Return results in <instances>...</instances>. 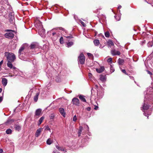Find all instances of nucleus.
Returning a JSON list of instances; mask_svg holds the SVG:
<instances>
[{"mask_svg":"<svg viewBox=\"0 0 153 153\" xmlns=\"http://www.w3.org/2000/svg\"><path fill=\"white\" fill-rule=\"evenodd\" d=\"M153 89L152 88L150 87L149 89L147 90L146 94L149 97L146 96H145V100H144V103L143 105V111L144 112L143 114L146 116H147V118L148 119L149 115H150L151 114V112L148 111H152V109H150L148 110L149 109V107H150V105H148L146 104L145 103V101L148 99H150V97H152L153 95V91H152Z\"/></svg>","mask_w":153,"mask_h":153,"instance_id":"f257e3e1","label":"nucleus"},{"mask_svg":"<svg viewBox=\"0 0 153 153\" xmlns=\"http://www.w3.org/2000/svg\"><path fill=\"white\" fill-rule=\"evenodd\" d=\"M59 30L65 31L64 29L62 27H58L52 29L51 31V36L52 40L53 41L56 40L61 33Z\"/></svg>","mask_w":153,"mask_h":153,"instance_id":"f03ea898","label":"nucleus"},{"mask_svg":"<svg viewBox=\"0 0 153 153\" xmlns=\"http://www.w3.org/2000/svg\"><path fill=\"white\" fill-rule=\"evenodd\" d=\"M5 56L6 57L7 61L14 62L16 59V57L14 54L12 53L5 52Z\"/></svg>","mask_w":153,"mask_h":153,"instance_id":"7ed1b4c3","label":"nucleus"},{"mask_svg":"<svg viewBox=\"0 0 153 153\" xmlns=\"http://www.w3.org/2000/svg\"><path fill=\"white\" fill-rule=\"evenodd\" d=\"M35 26L39 30H40L41 29V31L42 32V33L40 35V31H39V33L42 37L43 36V35L45 33V30L43 29V26L42 25V22L39 21H38L37 22H36L35 24Z\"/></svg>","mask_w":153,"mask_h":153,"instance_id":"20e7f679","label":"nucleus"},{"mask_svg":"<svg viewBox=\"0 0 153 153\" xmlns=\"http://www.w3.org/2000/svg\"><path fill=\"white\" fill-rule=\"evenodd\" d=\"M78 61L82 65H83L85 63V57L84 54L82 53H81L78 57Z\"/></svg>","mask_w":153,"mask_h":153,"instance_id":"39448f33","label":"nucleus"},{"mask_svg":"<svg viewBox=\"0 0 153 153\" xmlns=\"http://www.w3.org/2000/svg\"><path fill=\"white\" fill-rule=\"evenodd\" d=\"M104 96L103 88L101 87L97 91V96L99 99H101Z\"/></svg>","mask_w":153,"mask_h":153,"instance_id":"423d86ee","label":"nucleus"},{"mask_svg":"<svg viewBox=\"0 0 153 153\" xmlns=\"http://www.w3.org/2000/svg\"><path fill=\"white\" fill-rule=\"evenodd\" d=\"M72 103L73 105H75L76 106H79L80 104L79 101V100L76 98H73L72 101Z\"/></svg>","mask_w":153,"mask_h":153,"instance_id":"0eeeda50","label":"nucleus"},{"mask_svg":"<svg viewBox=\"0 0 153 153\" xmlns=\"http://www.w3.org/2000/svg\"><path fill=\"white\" fill-rule=\"evenodd\" d=\"M30 47V49H35L39 48V45L36 42H33L31 43Z\"/></svg>","mask_w":153,"mask_h":153,"instance_id":"6e6552de","label":"nucleus"},{"mask_svg":"<svg viewBox=\"0 0 153 153\" xmlns=\"http://www.w3.org/2000/svg\"><path fill=\"white\" fill-rule=\"evenodd\" d=\"M8 62L7 61V67L10 68L12 69V68L13 70V73L14 74H15L14 70H15V69H16V68L14 67L13 66V65L12 64V62Z\"/></svg>","mask_w":153,"mask_h":153,"instance_id":"1a4fd4ad","label":"nucleus"},{"mask_svg":"<svg viewBox=\"0 0 153 153\" xmlns=\"http://www.w3.org/2000/svg\"><path fill=\"white\" fill-rule=\"evenodd\" d=\"M42 112V110L40 108L37 109L35 112V117L37 118L39 117Z\"/></svg>","mask_w":153,"mask_h":153,"instance_id":"9d476101","label":"nucleus"},{"mask_svg":"<svg viewBox=\"0 0 153 153\" xmlns=\"http://www.w3.org/2000/svg\"><path fill=\"white\" fill-rule=\"evenodd\" d=\"M14 35L12 32H9L6 33L4 34V36L5 37L9 38L13 37Z\"/></svg>","mask_w":153,"mask_h":153,"instance_id":"9b49d317","label":"nucleus"},{"mask_svg":"<svg viewBox=\"0 0 153 153\" xmlns=\"http://www.w3.org/2000/svg\"><path fill=\"white\" fill-rule=\"evenodd\" d=\"M111 53L113 56L119 55L120 53L118 51H116L115 49H112L111 50Z\"/></svg>","mask_w":153,"mask_h":153,"instance_id":"f8f14e48","label":"nucleus"},{"mask_svg":"<svg viewBox=\"0 0 153 153\" xmlns=\"http://www.w3.org/2000/svg\"><path fill=\"white\" fill-rule=\"evenodd\" d=\"M42 129V128H39L37 129L35 134L36 137H38L40 135Z\"/></svg>","mask_w":153,"mask_h":153,"instance_id":"ddd939ff","label":"nucleus"},{"mask_svg":"<svg viewBox=\"0 0 153 153\" xmlns=\"http://www.w3.org/2000/svg\"><path fill=\"white\" fill-rule=\"evenodd\" d=\"M14 121V120L13 119L9 118L5 123V124L6 125H8L13 123Z\"/></svg>","mask_w":153,"mask_h":153,"instance_id":"4468645a","label":"nucleus"},{"mask_svg":"<svg viewBox=\"0 0 153 153\" xmlns=\"http://www.w3.org/2000/svg\"><path fill=\"white\" fill-rule=\"evenodd\" d=\"M14 127L16 130L18 131H20L21 129V126L19 125V124H16L14 126Z\"/></svg>","mask_w":153,"mask_h":153,"instance_id":"2eb2a0df","label":"nucleus"},{"mask_svg":"<svg viewBox=\"0 0 153 153\" xmlns=\"http://www.w3.org/2000/svg\"><path fill=\"white\" fill-rule=\"evenodd\" d=\"M55 146L56 148L57 149L59 150L64 151V153H65L66 152V150L63 147H60L56 145Z\"/></svg>","mask_w":153,"mask_h":153,"instance_id":"dca6fc26","label":"nucleus"},{"mask_svg":"<svg viewBox=\"0 0 153 153\" xmlns=\"http://www.w3.org/2000/svg\"><path fill=\"white\" fill-rule=\"evenodd\" d=\"M79 97L80 100L84 102H86V100L85 98V96L80 94L79 95Z\"/></svg>","mask_w":153,"mask_h":153,"instance_id":"f3484780","label":"nucleus"},{"mask_svg":"<svg viewBox=\"0 0 153 153\" xmlns=\"http://www.w3.org/2000/svg\"><path fill=\"white\" fill-rule=\"evenodd\" d=\"M104 70V68L103 66H101L99 68H97L96 71L98 73H101Z\"/></svg>","mask_w":153,"mask_h":153,"instance_id":"a211bd4d","label":"nucleus"},{"mask_svg":"<svg viewBox=\"0 0 153 153\" xmlns=\"http://www.w3.org/2000/svg\"><path fill=\"white\" fill-rule=\"evenodd\" d=\"M59 111L61 115H62L64 117H65V112L64 109L62 108H60L59 109Z\"/></svg>","mask_w":153,"mask_h":153,"instance_id":"6ab92c4d","label":"nucleus"},{"mask_svg":"<svg viewBox=\"0 0 153 153\" xmlns=\"http://www.w3.org/2000/svg\"><path fill=\"white\" fill-rule=\"evenodd\" d=\"M25 48L23 46H22L19 49V58L21 59L20 58V55L22 54L21 52L23 51V50H24Z\"/></svg>","mask_w":153,"mask_h":153,"instance_id":"aec40b11","label":"nucleus"},{"mask_svg":"<svg viewBox=\"0 0 153 153\" xmlns=\"http://www.w3.org/2000/svg\"><path fill=\"white\" fill-rule=\"evenodd\" d=\"M7 80L5 78H3L2 79V83L3 86H6L7 84Z\"/></svg>","mask_w":153,"mask_h":153,"instance_id":"412c9836","label":"nucleus"},{"mask_svg":"<svg viewBox=\"0 0 153 153\" xmlns=\"http://www.w3.org/2000/svg\"><path fill=\"white\" fill-rule=\"evenodd\" d=\"M53 142V139L52 138H48L46 141L47 144L48 145H51Z\"/></svg>","mask_w":153,"mask_h":153,"instance_id":"4be33fe9","label":"nucleus"},{"mask_svg":"<svg viewBox=\"0 0 153 153\" xmlns=\"http://www.w3.org/2000/svg\"><path fill=\"white\" fill-rule=\"evenodd\" d=\"M100 79L102 82H104L106 81V78L105 76L101 75L100 78Z\"/></svg>","mask_w":153,"mask_h":153,"instance_id":"5701e85b","label":"nucleus"},{"mask_svg":"<svg viewBox=\"0 0 153 153\" xmlns=\"http://www.w3.org/2000/svg\"><path fill=\"white\" fill-rule=\"evenodd\" d=\"M83 127L82 126H80L79 127V130L78 131V136L80 137L82 133V131L83 130Z\"/></svg>","mask_w":153,"mask_h":153,"instance_id":"b1692460","label":"nucleus"},{"mask_svg":"<svg viewBox=\"0 0 153 153\" xmlns=\"http://www.w3.org/2000/svg\"><path fill=\"white\" fill-rule=\"evenodd\" d=\"M74 44V43L72 42H68L66 43V46L68 48L71 47Z\"/></svg>","mask_w":153,"mask_h":153,"instance_id":"393cba45","label":"nucleus"},{"mask_svg":"<svg viewBox=\"0 0 153 153\" xmlns=\"http://www.w3.org/2000/svg\"><path fill=\"white\" fill-rule=\"evenodd\" d=\"M45 117H44L42 116L39 119V122L38 123V126H39L42 123Z\"/></svg>","mask_w":153,"mask_h":153,"instance_id":"a878e982","label":"nucleus"},{"mask_svg":"<svg viewBox=\"0 0 153 153\" xmlns=\"http://www.w3.org/2000/svg\"><path fill=\"white\" fill-rule=\"evenodd\" d=\"M108 45L110 47L111 46H114V44L113 42L111 40H109L108 42Z\"/></svg>","mask_w":153,"mask_h":153,"instance_id":"bb28decb","label":"nucleus"},{"mask_svg":"<svg viewBox=\"0 0 153 153\" xmlns=\"http://www.w3.org/2000/svg\"><path fill=\"white\" fill-rule=\"evenodd\" d=\"M94 43L96 46H98L100 43L98 39H95L94 41Z\"/></svg>","mask_w":153,"mask_h":153,"instance_id":"cd10ccee","label":"nucleus"},{"mask_svg":"<svg viewBox=\"0 0 153 153\" xmlns=\"http://www.w3.org/2000/svg\"><path fill=\"white\" fill-rule=\"evenodd\" d=\"M39 95V93H36V95L34 96V100L35 102H37L38 98V96Z\"/></svg>","mask_w":153,"mask_h":153,"instance_id":"c85d7f7f","label":"nucleus"},{"mask_svg":"<svg viewBox=\"0 0 153 153\" xmlns=\"http://www.w3.org/2000/svg\"><path fill=\"white\" fill-rule=\"evenodd\" d=\"M124 62V61L120 58H119L118 60V62L119 65H122Z\"/></svg>","mask_w":153,"mask_h":153,"instance_id":"c756f323","label":"nucleus"},{"mask_svg":"<svg viewBox=\"0 0 153 153\" xmlns=\"http://www.w3.org/2000/svg\"><path fill=\"white\" fill-rule=\"evenodd\" d=\"M54 117L55 115L53 114H51L49 116L50 120L51 121L53 120Z\"/></svg>","mask_w":153,"mask_h":153,"instance_id":"7c9ffc66","label":"nucleus"},{"mask_svg":"<svg viewBox=\"0 0 153 153\" xmlns=\"http://www.w3.org/2000/svg\"><path fill=\"white\" fill-rule=\"evenodd\" d=\"M153 45V41L149 42L147 44L148 46L149 47H152Z\"/></svg>","mask_w":153,"mask_h":153,"instance_id":"2f4dec72","label":"nucleus"},{"mask_svg":"<svg viewBox=\"0 0 153 153\" xmlns=\"http://www.w3.org/2000/svg\"><path fill=\"white\" fill-rule=\"evenodd\" d=\"M6 132L7 134H10L12 133V130L8 128L6 130Z\"/></svg>","mask_w":153,"mask_h":153,"instance_id":"473e14b6","label":"nucleus"},{"mask_svg":"<svg viewBox=\"0 0 153 153\" xmlns=\"http://www.w3.org/2000/svg\"><path fill=\"white\" fill-rule=\"evenodd\" d=\"M110 70L111 73L113 72L114 71V68L111 65H110Z\"/></svg>","mask_w":153,"mask_h":153,"instance_id":"72a5a7b5","label":"nucleus"},{"mask_svg":"<svg viewBox=\"0 0 153 153\" xmlns=\"http://www.w3.org/2000/svg\"><path fill=\"white\" fill-rule=\"evenodd\" d=\"M59 42L61 44H63L64 43L63 38L61 37L59 39Z\"/></svg>","mask_w":153,"mask_h":153,"instance_id":"f704fd0d","label":"nucleus"},{"mask_svg":"<svg viewBox=\"0 0 153 153\" xmlns=\"http://www.w3.org/2000/svg\"><path fill=\"white\" fill-rule=\"evenodd\" d=\"M105 35L106 37H109L110 36L109 33L108 32H106L105 33Z\"/></svg>","mask_w":153,"mask_h":153,"instance_id":"c9c22d12","label":"nucleus"},{"mask_svg":"<svg viewBox=\"0 0 153 153\" xmlns=\"http://www.w3.org/2000/svg\"><path fill=\"white\" fill-rule=\"evenodd\" d=\"M84 128L85 129V131H89V127L87 125H86Z\"/></svg>","mask_w":153,"mask_h":153,"instance_id":"e433bc0d","label":"nucleus"},{"mask_svg":"<svg viewBox=\"0 0 153 153\" xmlns=\"http://www.w3.org/2000/svg\"><path fill=\"white\" fill-rule=\"evenodd\" d=\"M120 69L121 70V71H122V72L123 73H124L125 74L128 75V74L126 73L125 70L122 69L120 67Z\"/></svg>","mask_w":153,"mask_h":153,"instance_id":"4c0bfd02","label":"nucleus"},{"mask_svg":"<svg viewBox=\"0 0 153 153\" xmlns=\"http://www.w3.org/2000/svg\"><path fill=\"white\" fill-rule=\"evenodd\" d=\"M146 43V41L145 40H143L140 42V44L141 45H143L145 44Z\"/></svg>","mask_w":153,"mask_h":153,"instance_id":"58836bf2","label":"nucleus"},{"mask_svg":"<svg viewBox=\"0 0 153 153\" xmlns=\"http://www.w3.org/2000/svg\"><path fill=\"white\" fill-rule=\"evenodd\" d=\"M55 80L57 82H59L61 81V79L58 77H57L55 79Z\"/></svg>","mask_w":153,"mask_h":153,"instance_id":"ea45409f","label":"nucleus"},{"mask_svg":"<svg viewBox=\"0 0 153 153\" xmlns=\"http://www.w3.org/2000/svg\"><path fill=\"white\" fill-rule=\"evenodd\" d=\"M107 62H108L112 63V58H109L107 59Z\"/></svg>","mask_w":153,"mask_h":153,"instance_id":"a19ab883","label":"nucleus"},{"mask_svg":"<svg viewBox=\"0 0 153 153\" xmlns=\"http://www.w3.org/2000/svg\"><path fill=\"white\" fill-rule=\"evenodd\" d=\"M77 119V117L76 115H75L74 116L73 118V121L76 122Z\"/></svg>","mask_w":153,"mask_h":153,"instance_id":"79ce46f5","label":"nucleus"},{"mask_svg":"<svg viewBox=\"0 0 153 153\" xmlns=\"http://www.w3.org/2000/svg\"><path fill=\"white\" fill-rule=\"evenodd\" d=\"M80 22H81V24L83 26H85V23L83 22L81 20H80Z\"/></svg>","mask_w":153,"mask_h":153,"instance_id":"37998d69","label":"nucleus"},{"mask_svg":"<svg viewBox=\"0 0 153 153\" xmlns=\"http://www.w3.org/2000/svg\"><path fill=\"white\" fill-rule=\"evenodd\" d=\"M45 130H50V128H49V126H45Z\"/></svg>","mask_w":153,"mask_h":153,"instance_id":"c03bdc74","label":"nucleus"},{"mask_svg":"<svg viewBox=\"0 0 153 153\" xmlns=\"http://www.w3.org/2000/svg\"><path fill=\"white\" fill-rule=\"evenodd\" d=\"M66 38L67 39H71L73 38L72 35L65 36Z\"/></svg>","mask_w":153,"mask_h":153,"instance_id":"a18cd8bd","label":"nucleus"},{"mask_svg":"<svg viewBox=\"0 0 153 153\" xmlns=\"http://www.w3.org/2000/svg\"><path fill=\"white\" fill-rule=\"evenodd\" d=\"M147 71L148 74H149L150 76H151L152 75V73L150 71H149L147 70Z\"/></svg>","mask_w":153,"mask_h":153,"instance_id":"49530a36","label":"nucleus"},{"mask_svg":"<svg viewBox=\"0 0 153 153\" xmlns=\"http://www.w3.org/2000/svg\"><path fill=\"white\" fill-rule=\"evenodd\" d=\"M115 18L117 21H119L120 20V18L119 17H118V19H116L117 16H114Z\"/></svg>","mask_w":153,"mask_h":153,"instance_id":"de8ad7c7","label":"nucleus"},{"mask_svg":"<svg viewBox=\"0 0 153 153\" xmlns=\"http://www.w3.org/2000/svg\"><path fill=\"white\" fill-rule=\"evenodd\" d=\"M86 110L88 111H89L91 110V108L90 107H88L86 108Z\"/></svg>","mask_w":153,"mask_h":153,"instance_id":"09e8293b","label":"nucleus"},{"mask_svg":"<svg viewBox=\"0 0 153 153\" xmlns=\"http://www.w3.org/2000/svg\"><path fill=\"white\" fill-rule=\"evenodd\" d=\"M3 97H0V103L2 102L3 100Z\"/></svg>","mask_w":153,"mask_h":153,"instance_id":"8fccbe9b","label":"nucleus"},{"mask_svg":"<svg viewBox=\"0 0 153 153\" xmlns=\"http://www.w3.org/2000/svg\"><path fill=\"white\" fill-rule=\"evenodd\" d=\"M94 88L95 89H96V90H97V91L98 90H97V89H98V86L97 85H96L95 86V87H94Z\"/></svg>","mask_w":153,"mask_h":153,"instance_id":"3c124183","label":"nucleus"},{"mask_svg":"<svg viewBox=\"0 0 153 153\" xmlns=\"http://www.w3.org/2000/svg\"><path fill=\"white\" fill-rule=\"evenodd\" d=\"M87 55L89 56H91L92 55V54H91V53H88Z\"/></svg>","mask_w":153,"mask_h":153,"instance_id":"603ef678","label":"nucleus"},{"mask_svg":"<svg viewBox=\"0 0 153 153\" xmlns=\"http://www.w3.org/2000/svg\"><path fill=\"white\" fill-rule=\"evenodd\" d=\"M98 107L97 106H95V108H94V109L95 110H97L98 109Z\"/></svg>","mask_w":153,"mask_h":153,"instance_id":"864d4df0","label":"nucleus"},{"mask_svg":"<svg viewBox=\"0 0 153 153\" xmlns=\"http://www.w3.org/2000/svg\"><path fill=\"white\" fill-rule=\"evenodd\" d=\"M88 76L90 78L92 76V74L91 73H89L88 74Z\"/></svg>","mask_w":153,"mask_h":153,"instance_id":"5fc2aeb1","label":"nucleus"},{"mask_svg":"<svg viewBox=\"0 0 153 153\" xmlns=\"http://www.w3.org/2000/svg\"><path fill=\"white\" fill-rule=\"evenodd\" d=\"M3 60H1L0 62V66H1L3 63Z\"/></svg>","mask_w":153,"mask_h":153,"instance_id":"6e6d98bb","label":"nucleus"},{"mask_svg":"<svg viewBox=\"0 0 153 153\" xmlns=\"http://www.w3.org/2000/svg\"><path fill=\"white\" fill-rule=\"evenodd\" d=\"M5 31L8 32V31H13L12 30H5Z\"/></svg>","mask_w":153,"mask_h":153,"instance_id":"4d7b16f0","label":"nucleus"},{"mask_svg":"<svg viewBox=\"0 0 153 153\" xmlns=\"http://www.w3.org/2000/svg\"><path fill=\"white\" fill-rule=\"evenodd\" d=\"M3 152V150L2 149H0V153H2Z\"/></svg>","mask_w":153,"mask_h":153,"instance_id":"13d9d810","label":"nucleus"},{"mask_svg":"<svg viewBox=\"0 0 153 153\" xmlns=\"http://www.w3.org/2000/svg\"><path fill=\"white\" fill-rule=\"evenodd\" d=\"M59 153V152H58L55 151H54L53 152V153Z\"/></svg>","mask_w":153,"mask_h":153,"instance_id":"bf43d9fd","label":"nucleus"},{"mask_svg":"<svg viewBox=\"0 0 153 153\" xmlns=\"http://www.w3.org/2000/svg\"><path fill=\"white\" fill-rule=\"evenodd\" d=\"M129 77H130V78L131 79H134V77L132 76H129Z\"/></svg>","mask_w":153,"mask_h":153,"instance_id":"052dcab7","label":"nucleus"},{"mask_svg":"<svg viewBox=\"0 0 153 153\" xmlns=\"http://www.w3.org/2000/svg\"><path fill=\"white\" fill-rule=\"evenodd\" d=\"M3 9H2V13H3L4 11H5V9L4 7L3 8Z\"/></svg>","mask_w":153,"mask_h":153,"instance_id":"680f3d73","label":"nucleus"},{"mask_svg":"<svg viewBox=\"0 0 153 153\" xmlns=\"http://www.w3.org/2000/svg\"><path fill=\"white\" fill-rule=\"evenodd\" d=\"M84 139H85V140H85V141H88V140L87 139L86 137L85 138H84Z\"/></svg>","mask_w":153,"mask_h":153,"instance_id":"e2e57ef3","label":"nucleus"},{"mask_svg":"<svg viewBox=\"0 0 153 153\" xmlns=\"http://www.w3.org/2000/svg\"><path fill=\"white\" fill-rule=\"evenodd\" d=\"M121 7V5H120V6H118V9H120Z\"/></svg>","mask_w":153,"mask_h":153,"instance_id":"0e129e2a","label":"nucleus"},{"mask_svg":"<svg viewBox=\"0 0 153 153\" xmlns=\"http://www.w3.org/2000/svg\"><path fill=\"white\" fill-rule=\"evenodd\" d=\"M2 91V89L0 88V93Z\"/></svg>","mask_w":153,"mask_h":153,"instance_id":"69168bd1","label":"nucleus"},{"mask_svg":"<svg viewBox=\"0 0 153 153\" xmlns=\"http://www.w3.org/2000/svg\"><path fill=\"white\" fill-rule=\"evenodd\" d=\"M93 88H92V89H91V93H92V91H93Z\"/></svg>","mask_w":153,"mask_h":153,"instance_id":"338daca9","label":"nucleus"},{"mask_svg":"<svg viewBox=\"0 0 153 153\" xmlns=\"http://www.w3.org/2000/svg\"><path fill=\"white\" fill-rule=\"evenodd\" d=\"M74 18L75 19V20H76V16H75V15L74 16Z\"/></svg>","mask_w":153,"mask_h":153,"instance_id":"774afa93","label":"nucleus"}]
</instances>
